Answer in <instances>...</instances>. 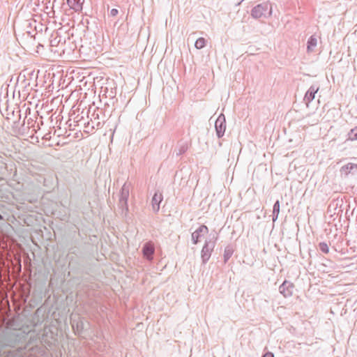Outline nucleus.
I'll return each instance as SVG.
<instances>
[{
    "label": "nucleus",
    "mask_w": 357,
    "mask_h": 357,
    "mask_svg": "<svg viewBox=\"0 0 357 357\" xmlns=\"http://www.w3.org/2000/svg\"><path fill=\"white\" fill-rule=\"evenodd\" d=\"M208 227L205 225H201L192 234V239L194 243H197V242L201 241L208 234Z\"/></svg>",
    "instance_id": "nucleus-1"
},
{
    "label": "nucleus",
    "mask_w": 357,
    "mask_h": 357,
    "mask_svg": "<svg viewBox=\"0 0 357 357\" xmlns=\"http://www.w3.org/2000/svg\"><path fill=\"white\" fill-rule=\"evenodd\" d=\"M215 129L219 137L222 136L226 128L225 119L224 116H219L215 121Z\"/></svg>",
    "instance_id": "nucleus-2"
},
{
    "label": "nucleus",
    "mask_w": 357,
    "mask_h": 357,
    "mask_svg": "<svg viewBox=\"0 0 357 357\" xmlns=\"http://www.w3.org/2000/svg\"><path fill=\"white\" fill-rule=\"evenodd\" d=\"M268 9V5H258L252 10V15L255 18L261 17Z\"/></svg>",
    "instance_id": "nucleus-3"
},
{
    "label": "nucleus",
    "mask_w": 357,
    "mask_h": 357,
    "mask_svg": "<svg viewBox=\"0 0 357 357\" xmlns=\"http://www.w3.org/2000/svg\"><path fill=\"white\" fill-rule=\"evenodd\" d=\"M155 248L154 245L151 243H146L144 248H143V254L145 257H146L148 259H151L152 256L154 253Z\"/></svg>",
    "instance_id": "nucleus-4"
},
{
    "label": "nucleus",
    "mask_w": 357,
    "mask_h": 357,
    "mask_svg": "<svg viewBox=\"0 0 357 357\" xmlns=\"http://www.w3.org/2000/svg\"><path fill=\"white\" fill-rule=\"evenodd\" d=\"M162 200V195L161 193L155 192L152 199V207L153 211H158L160 208V204Z\"/></svg>",
    "instance_id": "nucleus-5"
},
{
    "label": "nucleus",
    "mask_w": 357,
    "mask_h": 357,
    "mask_svg": "<svg viewBox=\"0 0 357 357\" xmlns=\"http://www.w3.org/2000/svg\"><path fill=\"white\" fill-rule=\"evenodd\" d=\"M293 287L287 282H284L280 287V290L284 296H289L292 294Z\"/></svg>",
    "instance_id": "nucleus-6"
},
{
    "label": "nucleus",
    "mask_w": 357,
    "mask_h": 357,
    "mask_svg": "<svg viewBox=\"0 0 357 357\" xmlns=\"http://www.w3.org/2000/svg\"><path fill=\"white\" fill-rule=\"evenodd\" d=\"M342 172L347 174H356L357 173V165L353 163H348L346 165H344L342 169Z\"/></svg>",
    "instance_id": "nucleus-7"
},
{
    "label": "nucleus",
    "mask_w": 357,
    "mask_h": 357,
    "mask_svg": "<svg viewBox=\"0 0 357 357\" xmlns=\"http://www.w3.org/2000/svg\"><path fill=\"white\" fill-rule=\"evenodd\" d=\"M212 250L213 248H209L207 243L204 245L202 250V258L204 262H206L211 257Z\"/></svg>",
    "instance_id": "nucleus-8"
},
{
    "label": "nucleus",
    "mask_w": 357,
    "mask_h": 357,
    "mask_svg": "<svg viewBox=\"0 0 357 357\" xmlns=\"http://www.w3.org/2000/svg\"><path fill=\"white\" fill-rule=\"evenodd\" d=\"M347 139L351 141L357 140V126L352 128L348 133Z\"/></svg>",
    "instance_id": "nucleus-9"
},
{
    "label": "nucleus",
    "mask_w": 357,
    "mask_h": 357,
    "mask_svg": "<svg viewBox=\"0 0 357 357\" xmlns=\"http://www.w3.org/2000/svg\"><path fill=\"white\" fill-rule=\"evenodd\" d=\"M80 0H67L68 4L73 9L77 10L81 8Z\"/></svg>",
    "instance_id": "nucleus-10"
},
{
    "label": "nucleus",
    "mask_w": 357,
    "mask_h": 357,
    "mask_svg": "<svg viewBox=\"0 0 357 357\" xmlns=\"http://www.w3.org/2000/svg\"><path fill=\"white\" fill-rule=\"evenodd\" d=\"M318 247H319V250L322 253H324V254L328 253V252H329V247H328V245L326 243H325V242H320L319 243Z\"/></svg>",
    "instance_id": "nucleus-11"
},
{
    "label": "nucleus",
    "mask_w": 357,
    "mask_h": 357,
    "mask_svg": "<svg viewBox=\"0 0 357 357\" xmlns=\"http://www.w3.org/2000/svg\"><path fill=\"white\" fill-rule=\"evenodd\" d=\"M206 45V40L204 38H199L195 44L197 49H202Z\"/></svg>",
    "instance_id": "nucleus-12"
},
{
    "label": "nucleus",
    "mask_w": 357,
    "mask_h": 357,
    "mask_svg": "<svg viewBox=\"0 0 357 357\" xmlns=\"http://www.w3.org/2000/svg\"><path fill=\"white\" fill-rule=\"evenodd\" d=\"M280 212V203L279 201H277L273 206V213H277L278 214Z\"/></svg>",
    "instance_id": "nucleus-13"
},
{
    "label": "nucleus",
    "mask_w": 357,
    "mask_h": 357,
    "mask_svg": "<svg viewBox=\"0 0 357 357\" xmlns=\"http://www.w3.org/2000/svg\"><path fill=\"white\" fill-rule=\"evenodd\" d=\"M110 14L112 16H116L118 14V10L116 8H113L110 11Z\"/></svg>",
    "instance_id": "nucleus-14"
},
{
    "label": "nucleus",
    "mask_w": 357,
    "mask_h": 357,
    "mask_svg": "<svg viewBox=\"0 0 357 357\" xmlns=\"http://www.w3.org/2000/svg\"><path fill=\"white\" fill-rule=\"evenodd\" d=\"M263 357H274V356L272 353L268 352L264 354Z\"/></svg>",
    "instance_id": "nucleus-15"
},
{
    "label": "nucleus",
    "mask_w": 357,
    "mask_h": 357,
    "mask_svg": "<svg viewBox=\"0 0 357 357\" xmlns=\"http://www.w3.org/2000/svg\"><path fill=\"white\" fill-rule=\"evenodd\" d=\"M313 45L314 47H315L317 45V40L316 38H314V43H313Z\"/></svg>",
    "instance_id": "nucleus-16"
},
{
    "label": "nucleus",
    "mask_w": 357,
    "mask_h": 357,
    "mask_svg": "<svg viewBox=\"0 0 357 357\" xmlns=\"http://www.w3.org/2000/svg\"><path fill=\"white\" fill-rule=\"evenodd\" d=\"M307 95H309V96H312V92H310V91H308V92H307Z\"/></svg>",
    "instance_id": "nucleus-17"
},
{
    "label": "nucleus",
    "mask_w": 357,
    "mask_h": 357,
    "mask_svg": "<svg viewBox=\"0 0 357 357\" xmlns=\"http://www.w3.org/2000/svg\"><path fill=\"white\" fill-rule=\"evenodd\" d=\"M316 93H317V91H314V92H313L314 96L315 95Z\"/></svg>",
    "instance_id": "nucleus-18"
},
{
    "label": "nucleus",
    "mask_w": 357,
    "mask_h": 357,
    "mask_svg": "<svg viewBox=\"0 0 357 357\" xmlns=\"http://www.w3.org/2000/svg\"><path fill=\"white\" fill-rule=\"evenodd\" d=\"M2 219H3V218H2V216L0 215V220H2Z\"/></svg>",
    "instance_id": "nucleus-19"
}]
</instances>
